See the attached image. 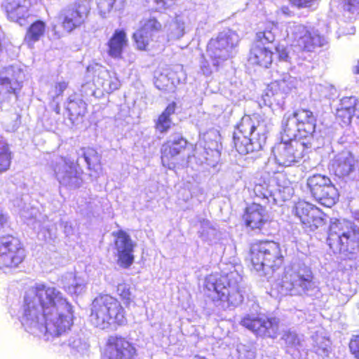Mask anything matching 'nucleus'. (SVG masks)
<instances>
[{
    "label": "nucleus",
    "instance_id": "nucleus-2",
    "mask_svg": "<svg viewBox=\"0 0 359 359\" xmlns=\"http://www.w3.org/2000/svg\"><path fill=\"white\" fill-rule=\"evenodd\" d=\"M266 125L257 113L244 114L233 131V147L241 155L262 151L266 143Z\"/></svg>",
    "mask_w": 359,
    "mask_h": 359
},
{
    "label": "nucleus",
    "instance_id": "nucleus-13",
    "mask_svg": "<svg viewBox=\"0 0 359 359\" xmlns=\"http://www.w3.org/2000/svg\"><path fill=\"white\" fill-rule=\"evenodd\" d=\"M240 324L262 339H274L280 334V320L274 316L246 315Z\"/></svg>",
    "mask_w": 359,
    "mask_h": 359
},
{
    "label": "nucleus",
    "instance_id": "nucleus-12",
    "mask_svg": "<svg viewBox=\"0 0 359 359\" xmlns=\"http://www.w3.org/2000/svg\"><path fill=\"white\" fill-rule=\"evenodd\" d=\"M311 147L312 144L309 141L290 137L289 141L276 144L273 148V154L279 165L289 167L299 163Z\"/></svg>",
    "mask_w": 359,
    "mask_h": 359
},
{
    "label": "nucleus",
    "instance_id": "nucleus-40",
    "mask_svg": "<svg viewBox=\"0 0 359 359\" xmlns=\"http://www.w3.org/2000/svg\"><path fill=\"white\" fill-rule=\"evenodd\" d=\"M290 4L294 7L298 8H309L311 7L317 0H288Z\"/></svg>",
    "mask_w": 359,
    "mask_h": 359
},
{
    "label": "nucleus",
    "instance_id": "nucleus-39",
    "mask_svg": "<svg viewBox=\"0 0 359 359\" xmlns=\"http://www.w3.org/2000/svg\"><path fill=\"white\" fill-rule=\"evenodd\" d=\"M343 9L344 11L354 13L359 10V0H345L343 3Z\"/></svg>",
    "mask_w": 359,
    "mask_h": 359
},
{
    "label": "nucleus",
    "instance_id": "nucleus-42",
    "mask_svg": "<svg viewBox=\"0 0 359 359\" xmlns=\"http://www.w3.org/2000/svg\"><path fill=\"white\" fill-rule=\"evenodd\" d=\"M281 86L280 82L276 81L274 83H271L267 88L266 95H273L275 94H278V91L280 90V88Z\"/></svg>",
    "mask_w": 359,
    "mask_h": 359
},
{
    "label": "nucleus",
    "instance_id": "nucleus-7",
    "mask_svg": "<svg viewBox=\"0 0 359 359\" xmlns=\"http://www.w3.org/2000/svg\"><path fill=\"white\" fill-rule=\"evenodd\" d=\"M317 118L309 109L299 108L285 118L282 128L289 137L304 141L312 137L316 132Z\"/></svg>",
    "mask_w": 359,
    "mask_h": 359
},
{
    "label": "nucleus",
    "instance_id": "nucleus-17",
    "mask_svg": "<svg viewBox=\"0 0 359 359\" xmlns=\"http://www.w3.org/2000/svg\"><path fill=\"white\" fill-rule=\"evenodd\" d=\"M137 351L135 344L126 337L113 334L107 337L102 359H135Z\"/></svg>",
    "mask_w": 359,
    "mask_h": 359
},
{
    "label": "nucleus",
    "instance_id": "nucleus-31",
    "mask_svg": "<svg viewBox=\"0 0 359 359\" xmlns=\"http://www.w3.org/2000/svg\"><path fill=\"white\" fill-rule=\"evenodd\" d=\"M83 157L87 163L90 170L98 172L102 170L101 156L97 151L93 147H83Z\"/></svg>",
    "mask_w": 359,
    "mask_h": 359
},
{
    "label": "nucleus",
    "instance_id": "nucleus-28",
    "mask_svg": "<svg viewBox=\"0 0 359 359\" xmlns=\"http://www.w3.org/2000/svg\"><path fill=\"white\" fill-rule=\"evenodd\" d=\"M356 101L352 97L343 99L341 106L337 109L336 118L342 124L349 125L355 115Z\"/></svg>",
    "mask_w": 359,
    "mask_h": 359
},
{
    "label": "nucleus",
    "instance_id": "nucleus-30",
    "mask_svg": "<svg viewBox=\"0 0 359 359\" xmlns=\"http://www.w3.org/2000/svg\"><path fill=\"white\" fill-rule=\"evenodd\" d=\"M66 109L70 119L83 118L88 113V104L81 98H69Z\"/></svg>",
    "mask_w": 359,
    "mask_h": 359
},
{
    "label": "nucleus",
    "instance_id": "nucleus-34",
    "mask_svg": "<svg viewBox=\"0 0 359 359\" xmlns=\"http://www.w3.org/2000/svg\"><path fill=\"white\" fill-rule=\"evenodd\" d=\"M100 79L102 80L103 90L108 94L112 93L121 86V81L114 72L105 70Z\"/></svg>",
    "mask_w": 359,
    "mask_h": 359
},
{
    "label": "nucleus",
    "instance_id": "nucleus-47",
    "mask_svg": "<svg viewBox=\"0 0 359 359\" xmlns=\"http://www.w3.org/2000/svg\"><path fill=\"white\" fill-rule=\"evenodd\" d=\"M353 73L355 74H359V59L357 61V64L353 67Z\"/></svg>",
    "mask_w": 359,
    "mask_h": 359
},
{
    "label": "nucleus",
    "instance_id": "nucleus-9",
    "mask_svg": "<svg viewBox=\"0 0 359 359\" xmlns=\"http://www.w3.org/2000/svg\"><path fill=\"white\" fill-rule=\"evenodd\" d=\"M314 276L307 266L297 269H289L284 271L280 285L287 294L292 296H302L315 287Z\"/></svg>",
    "mask_w": 359,
    "mask_h": 359
},
{
    "label": "nucleus",
    "instance_id": "nucleus-6",
    "mask_svg": "<svg viewBox=\"0 0 359 359\" xmlns=\"http://www.w3.org/2000/svg\"><path fill=\"white\" fill-rule=\"evenodd\" d=\"M255 194L266 202L262 204L254 201L248 204L243 209L241 219L246 228L252 231H262L271 222L267 207L271 194L266 186L260 184L255 185Z\"/></svg>",
    "mask_w": 359,
    "mask_h": 359
},
{
    "label": "nucleus",
    "instance_id": "nucleus-37",
    "mask_svg": "<svg viewBox=\"0 0 359 359\" xmlns=\"http://www.w3.org/2000/svg\"><path fill=\"white\" fill-rule=\"evenodd\" d=\"M348 350L355 359H359V334L351 336L348 342Z\"/></svg>",
    "mask_w": 359,
    "mask_h": 359
},
{
    "label": "nucleus",
    "instance_id": "nucleus-46",
    "mask_svg": "<svg viewBox=\"0 0 359 359\" xmlns=\"http://www.w3.org/2000/svg\"><path fill=\"white\" fill-rule=\"evenodd\" d=\"M7 219L6 217L0 212V229H2L6 224Z\"/></svg>",
    "mask_w": 359,
    "mask_h": 359
},
{
    "label": "nucleus",
    "instance_id": "nucleus-23",
    "mask_svg": "<svg viewBox=\"0 0 359 359\" xmlns=\"http://www.w3.org/2000/svg\"><path fill=\"white\" fill-rule=\"evenodd\" d=\"M31 6L29 0H10L6 3L4 9L10 21L22 25L30 17L29 11Z\"/></svg>",
    "mask_w": 359,
    "mask_h": 359
},
{
    "label": "nucleus",
    "instance_id": "nucleus-43",
    "mask_svg": "<svg viewBox=\"0 0 359 359\" xmlns=\"http://www.w3.org/2000/svg\"><path fill=\"white\" fill-rule=\"evenodd\" d=\"M157 5V10H166L171 6V4L167 0H155Z\"/></svg>",
    "mask_w": 359,
    "mask_h": 359
},
{
    "label": "nucleus",
    "instance_id": "nucleus-36",
    "mask_svg": "<svg viewBox=\"0 0 359 359\" xmlns=\"http://www.w3.org/2000/svg\"><path fill=\"white\" fill-rule=\"evenodd\" d=\"M40 314V312L32 302L26 303L24 309V317L27 321L38 323Z\"/></svg>",
    "mask_w": 359,
    "mask_h": 359
},
{
    "label": "nucleus",
    "instance_id": "nucleus-20",
    "mask_svg": "<svg viewBox=\"0 0 359 359\" xmlns=\"http://www.w3.org/2000/svg\"><path fill=\"white\" fill-rule=\"evenodd\" d=\"M234 47L231 36L221 32L215 38H211L206 46L207 53L213 66L218 68L221 63L227 60L231 50Z\"/></svg>",
    "mask_w": 359,
    "mask_h": 359
},
{
    "label": "nucleus",
    "instance_id": "nucleus-8",
    "mask_svg": "<svg viewBox=\"0 0 359 359\" xmlns=\"http://www.w3.org/2000/svg\"><path fill=\"white\" fill-rule=\"evenodd\" d=\"M276 25L270 22L262 31L256 33L255 39L250 49L248 61L255 66L268 69L274 59L275 53L271 45L276 40Z\"/></svg>",
    "mask_w": 359,
    "mask_h": 359
},
{
    "label": "nucleus",
    "instance_id": "nucleus-29",
    "mask_svg": "<svg viewBox=\"0 0 359 359\" xmlns=\"http://www.w3.org/2000/svg\"><path fill=\"white\" fill-rule=\"evenodd\" d=\"M332 167L334 175L339 178H344L354 170V159L349 155L337 156L334 159Z\"/></svg>",
    "mask_w": 359,
    "mask_h": 359
},
{
    "label": "nucleus",
    "instance_id": "nucleus-18",
    "mask_svg": "<svg viewBox=\"0 0 359 359\" xmlns=\"http://www.w3.org/2000/svg\"><path fill=\"white\" fill-rule=\"evenodd\" d=\"M190 144L181 133L165 140L161 145L160 154L163 166L172 170L176 168L178 159L183 155Z\"/></svg>",
    "mask_w": 359,
    "mask_h": 359
},
{
    "label": "nucleus",
    "instance_id": "nucleus-21",
    "mask_svg": "<svg viewBox=\"0 0 359 359\" xmlns=\"http://www.w3.org/2000/svg\"><path fill=\"white\" fill-rule=\"evenodd\" d=\"M116 250L117 263L124 269H128L135 261L134 250L136 246L130 236L125 230L119 229L111 233Z\"/></svg>",
    "mask_w": 359,
    "mask_h": 359
},
{
    "label": "nucleus",
    "instance_id": "nucleus-24",
    "mask_svg": "<svg viewBox=\"0 0 359 359\" xmlns=\"http://www.w3.org/2000/svg\"><path fill=\"white\" fill-rule=\"evenodd\" d=\"M128 46V39L126 31L123 29H117L107 43V53L114 59H122L124 50Z\"/></svg>",
    "mask_w": 359,
    "mask_h": 359
},
{
    "label": "nucleus",
    "instance_id": "nucleus-35",
    "mask_svg": "<svg viewBox=\"0 0 359 359\" xmlns=\"http://www.w3.org/2000/svg\"><path fill=\"white\" fill-rule=\"evenodd\" d=\"M281 339L285 342L286 347L290 349H296L302 346V340L299 335L290 330L285 331Z\"/></svg>",
    "mask_w": 359,
    "mask_h": 359
},
{
    "label": "nucleus",
    "instance_id": "nucleus-10",
    "mask_svg": "<svg viewBox=\"0 0 359 359\" xmlns=\"http://www.w3.org/2000/svg\"><path fill=\"white\" fill-rule=\"evenodd\" d=\"M306 187L311 197L320 205L332 208L339 201V193L330 177L320 173L306 179Z\"/></svg>",
    "mask_w": 359,
    "mask_h": 359
},
{
    "label": "nucleus",
    "instance_id": "nucleus-33",
    "mask_svg": "<svg viewBox=\"0 0 359 359\" xmlns=\"http://www.w3.org/2000/svg\"><path fill=\"white\" fill-rule=\"evenodd\" d=\"M22 88V82L17 79L0 77V90L5 96H8V100L11 95H15L18 98Z\"/></svg>",
    "mask_w": 359,
    "mask_h": 359
},
{
    "label": "nucleus",
    "instance_id": "nucleus-3",
    "mask_svg": "<svg viewBox=\"0 0 359 359\" xmlns=\"http://www.w3.org/2000/svg\"><path fill=\"white\" fill-rule=\"evenodd\" d=\"M203 287L217 306L223 309L236 306L243 301L238 275L234 271L208 275L205 278Z\"/></svg>",
    "mask_w": 359,
    "mask_h": 359
},
{
    "label": "nucleus",
    "instance_id": "nucleus-11",
    "mask_svg": "<svg viewBox=\"0 0 359 359\" xmlns=\"http://www.w3.org/2000/svg\"><path fill=\"white\" fill-rule=\"evenodd\" d=\"M26 257L21 240L13 234L0 236V269L11 271L17 269Z\"/></svg>",
    "mask_w": 359,
    "mask_h": 359
},
{
    "label": "nucleus",
    "instance_id": "nucleus-15",
    "mask_svg": "<svg viewBox=\"0 0 359 359\" xmlns=\"http://www.w3.org/2000/svg\"><path fill=\"white\" fill-rule=\"evenodd\" d=\"M293 212L306 231H316L326 224L325 214L320 208L310 202L298 201L294 204Z\"/></svg>",
    "mask_w": 359,
    "mask_h": 359
},
{
    "label": "nucleus",
    "instance_id": "nucleus-38",
    "mask_svg": "<svg viewBox=\"0 0 359 359\" xmlns=\"http://www.w3.org/2000/svg\"><path fill=\"white\" fill-rule=\"evenodd\" d=\"M169 79L166 75L161 74L155 78V86L160 90H166L169 86Z\"/></svg>",
    "mask_w": 359,
    "mask_h": 359
},
{
    "label": "nucleus",
    "instance_id": "nucleus-48",
    "mask_svg": "<svg viewBox=\"0 0 359 359\" xmlns=\"http://www.w3.org/2000/svg\"><path fill=\"white\" fill-rule=\"evenodd\" d=\"M167 1H168L171 4V6H172V5H173V4L175 3V1H176L177 0H167Z\"/></svg>",
    "mask_w": 359,
    "mask_h": 359
},
{
    "label": "nucleus",
    "instance_id": "nucleus-44",
    "mask_svg": "<svg viewBox=\"0 0 359 359\" xmlns=\"http://www.w3.org/2000/svg\"><path fill=\"white\" fill-rule=\"evenodd\" d=\"M279 58H280V60H286L288 58V53L285 49H283L279 53Z\"/></svg>",
    "mask_w": 359,
    "mask_h": 359
},
{
    "label": "nucleus",
    "instance_id": "nucleus-45",
    "mask_svg": "<svg viewBox=\"0 0 359 359\" xmlns=\"http://www.w3.org/2000/svg\"><path fill=\"white\" fill-rule=\"evenodd\" d=\"M8 96H5V95L0 90V107L3 104V103L8 102Z\"/></svg>",
    "mask_w": 359,
    "mask_h": 359
},
{
    "label": "nucleus",
    "instance_id": "nucleus-1",
    "mask_svg": "<svg viewBox=\"0 0 359 359\" xmlns=\"http://www.w3.org/2000/svg\"><path fill=\"white\" fill-rule=\"evenodd\" d=\"M116 292L122 303L107 293H100L92 301L89 317L95 327L107 330L112 326L116 327L126 324L125 307H129L133 302L130 286L126 283H118Z\"/></svg>",
    "mask_w": 359,
    "mask_h": 359
},
{
    "label": "nucleus",
    "instance_id": "nucleus-41",
    "mask_svg": "<svg viewBox=\"0 0 359 359\" xmlns=\"http://www.w3.org/2000/svg\"><path fill=\"white\" fill-rule=\"evenodd\" d=\"M68 87V82L65 81H62L57 82L54 86L55 93L56 96H61L63 95L64 91Z\"/></svg>",
    "mask_w": 359,
    "mask_h": 359
},
{
    "label": "nucleus",
    "instance_id": "nucleus-14",
    "mask_svg": "<svg viewBox=\"0 0 359 359\" xmlns=\"http://www.w3.org/2000/svg\"><path fill=\"white\" fill-rule=\"evenodd\" d=\"M35 298H36L41 309V314L48 325V316L58 311L60 306L68 302L62 292L55 287L48 286L44 283L36 284L33 287Z\"/></svg>",
    "mask_w": 359,
    "mask_h": 359
},
{
    "label": "nucleus",
    "instance_id": "nucleus-22",
    "mask_svg": "<svg viewBox=\"0 0 359 359\" xmlns=\"http://www.w3.org/2000/svg\"><path fill=\"white\" fill-rule=\"evenodd\" d=\"M162 30V25L155 17H149L140 21V26L133 33L132 39L138 50L147 51L152 41V34Z\"/></svg>",
    "mask_w": 359,
    "mask_h": 359
},
{
    "label": "nucleus",
    "instance_id": "nucleus-25",
    "mask_svg": "<svg viewBox=\"0 0 359 359\" xmlns=\"http://www.w3.org/2000/svg\"><path fill=\"white\" fill-rule=\"evenodd\" d=\"M47 29L46 21L41 19L34 20L26 29L24 43L29 48H33L36 42L45 36Z\"/></svg>",
    "mask_w": 359,
    "mask_h": 359
},
{
    "label": "nucleus",
    "instance_id": "nucleus-32",
    "mask_svg": "<svg viewBox=\"0 0 359 359\" xmlns=\"http://www.w3.org/2000/svg\"><path fill=\"white\" fill-rule=\"evenodd\" d=\"M13 159V153L10 145L2 136H0V174L10 170Z\"/></svg>",
    "mask_w": 359,
    "mask_h": 359
},
{
    "label": "nucleus",
    "instance_id": "nucleus-19",
    "mask_svg": "<svg viewBox=\"0 0 359 359\" xmlns=\"http://www.w3.org/2000/svg\"><path fill=\"white\" fill-rule=\"evenodd\" d=\"M290 32L295 45L302 51H314L325 43L321 35L302 24L294 22L290 27Z\"/></svg>",
    "mask_w": 359,
    "mask_h": 359
},
{
    "label": "nucleus",
    "instance_id": "nucleus-4",
    "mask_svg": "<svg viewBox=\"0 0 359 359\" xmlns=\"http://www.w3.org/2000/svg\"><path fill=\"white\" fill-rule=\"evenodd\" d=\"M252 269L276 271L284 264L285 257L278 242L269 239L257 240L249 246L246 259Z\"/></svg>",
    "mask_w": 359,
    "mask_h": 359
},
{
    "label": "nucleus",
    "instance_id": "nucleus-16",
    "mask_svg": "<svg viewBox=\"0 0 359 359\" xmlns=\"http://www.w3.org/2000/svg\"><path fill=\"white\" fill-rule=\"evenodd\" d=\"M92 0H76L72 6L64 9L59 15L63 29L70 33L84 24L90 13Z\"/></svg>",
    "mask_w": 359,
    "mask_h": 359
},
{
    "label": "nucleus",
    "instance_id": "nucleus-26",
    "mask_svg": "<svg viewBox=\"0 0 359 359\" xmlns=\"http://www.w3.org/2000/svg\"><path fill=\"white\" fill-rule=\"evenodd\" d=\"M54 313L57 314V318L53 322L56 332L61 334L70 330L74 319L72 305L67 302L66 304L60 306L58 311H55Z\"/></svg>",
    "mask_w": 359,
    "mask_h": 359
},
{
    "label": "nucleus",
    "instance_id": "nucleus-27",
    "mask_svg": "<svg viewBox=\"0 0 359 359\" xmlns=\"http://www.w3.org/2000/svg\"><path fill=\"white\" fill-rule=\"evenodd\" d=\"M177 103L174 101L169 103L163 111L154 121V128L160 134L168 133L172 125V116L175 114Z\"/></svg>",
    "mask_w": 359,
    "mask_h": 359
},
{
    "label": "nucleus",
    "instance_id": "nucleus-5",
    "mask_svg": "<svg viewBox=\"0 0 359 359\" xmlns=\"http://www.w3.org/2000/svg\"><path fill=\"white\" fill-rule=\"evenodd\" d=\"M327 243L335 254H353L359 250V228L352 222L335 219L330 226Z\"/></svg>",
    "mask_w": 359,
    "mask_h": 359
}]
</instances>
